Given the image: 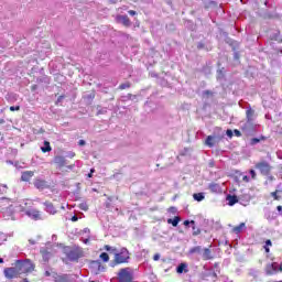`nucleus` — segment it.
Listing matches in <instances>:
<instances>
[{"label":"nucleus","instance_id":"31","mask_svg":"<svg viewBox=\"0 0 282 282\" xmlns=\"http://www.w3.org/2000/svg\"><path fill=\"white\" fill-rule=\"evenodd\" d=\"M252 116H254V112L252 110H247L248 120H252Z\"/></svg>","mask_w":282,"mask_h":282},{"label":"nucleus","instance_id":"9","mask_svg":"<svg viewBox=\"0 0 282 282\" xmlns=\"http://www.w3.org/2000/svg\"><path fill=\"white\" fill-rule=\"evenodd\" d=\"M25 215H28V217H31V219H34V221H40L41 219H43V217L41 216V212H39L37 209H29L25 212Z\"/></svg>","mask_w":282,"mask_h":282},{"label":"nucleus","instance_id":"4","mask_svg":"<svg viewBox=\"0 0 282 282\" xmlns=\"http://www.w3.org/2000/svg\"><path fill=\"white\" fill-rule=\"evenodd\" d=\"M3 274L6 279H19L20 276L19 270L17 269V267L6 268L3 270Z\"/></svg>","mask_w":282,"mask_h":282},{"label":"nucleus","instance_id":"57","mask_svg":"<svg viewBox=\"0 0 282 282\" xmlns=\"http://www.w3.org/2000/svg\"><path fill=\"white\" fill-rule=\"evenodd\" d=\"M275 41H279V37H275Z\"/></svg>","mask_w":282,"mask_h":282},{"label":"nucleus","instance_id":"3","mask_svg":"<svg viewBox=\"0 0 282 282\" xmlns=\"http://www.w3.org/2000/svg\"><path fill=\"white\" fill-rule=\"evenodd\" d=\"M117 279L119 282H132L133 281V271L131 268L120 269Z\"/></svg>","mask_w":282,"mask_h":282},{"label":"nucleus","instance_id":"7","mask_svg":"<svg viewBox=\"0 0 282 282\" xmlns=\"http://www.w3.org/2000/svg\"><path fill=\"white\" fill-rule=\"evenodd\" d=\"M80 257H83V251H80L78 249H73L67 253V259L69 261H78V259H80Z\"/></svg>","mask_w":282,"mask_h":282},{"label":"nucleus","instance_id":"6","mask_svg":"<svg viewBox=\"0 0 282 282\" xmlns=\"http://www.w3.org/2000/svg\"><path fill=\"white\" fill-rule=\"evenodd\" d=\"M256 169H259L260 173L262 175H269L270 174V164L265 161L260 162L256 165Z\"/></svg>","mask_w":282,"mask_h":282},{"label":"nucleus","instance_id":"27","mask_svg":"<svg viewBox=\"0 0 282 282\" xmlns=\"http://www.w3.org/2000/svg\"><path fill=\"white\" fill-rule=\"evenodd\" d=\"M99 259H101V261H104V263L109 262V253H107V252L100 253Z\"/></svg>","mask_w":282,"mask_h":282},{"label":"nucleus","instance_id":"17","mask_svg":"<svg viewBox=\"0 0 282 282\" xmlns=\"http://www.w3.org/2000/svg\"><path fill=\"white\" fill-rule=\"evenodd\" d=\"M41 254L44 261H50V259L52 258V252L47 249H41Z\"/></svg>","mask_w":282,"mask_h":282},{"label":"nucleus","instance_id":"53","mask_svg":"<svg viewBox=\"0 0 282 282\" xmlns=\"http://www.w3.org/2000/svg\"><path fill=\"white\" fill-rule=\"evenodd\" d=\"M199 234V230H197V231H194V235H198Z\"/></svg>","mask_w":282,"mask_h":282},{"label":"nucleus","instance_id":"38","mask_svg":"<svg viewBox=\"0 0 282 282\" xmlns=\"http://www.w3.org/2000/svg\"><path fill=\"white\" fill-rule=\"evenodd\" d=\"M242 182H250V177L248 175L242 176Z\"/></svg>","mask_w":282,"mask_h":282},{"label":"nucleus","instance_id":"34","mask_svg":"<svg viewBox=\"0 0 282 282\" xmlns=\"http://www.w3.org/2000/svg\"><path fill=\"white\" fill-rule=\"evenodd\" d=\"M91 263V265H96L97 268H99L100 269V261H98V260H94V261H91L90 262Z\"/></svg>","mask_w":282,"mask_h":282},{"label":"nucleus","instance_id":"35","mask_svg":"<svg viewBox=\"0 0 282 282\" xmlns=\"http://www.w3.org/2000/svg\"><path fill=\"white\" fill-rule=\"evenodd\" d=\"M259 142H261V140H260V139H258V138H253V139H251V144H252V145H254V144H259Z\"/></svg>","mask_w":282,"mask_h":282},{"label":"nucleus","instance_id":"23","mask_svg":"<svg viewBox=\"0 0 282 282\" xmlns=\"http://www.w3.org/2000/svg\"><path fill=\"white\" fill-rule=\"evenodd\" d=\"M42 153H50L52 151V145H50V141H44V147L41 148Z\"/></svg>","mask_w":282,"mask_h":282},{"label":"nucleus","instance_id":"13","mask_svg":"<svg viewBox=\"0 0 282 282\" xmlns=\"http://www.w3.org/2000/svg\"><path fill=\"white\" fill-rule=\"evenodd\" d=\"M205 279H206V281L215 282V281H217V273L213 269L207 270L205 272Z\"/></svg>","mask_w":282,"mask_h":282},{"label":"nucleus","instance_id":"26","mask_svg":"<svg viewBox=\"0 0 282 282\" xmlns=\"http://www.w3.org/2000/svg\"><path fill=\"white\" fill-rule=\"evenodd\" d=\"M112 202H113V197L109 196V197L107 198L106 204H105L107 210H111V208H112V204H111V203H112Z\"/></svg>","mask_w":282,"mask_h":282},{"label":"nucleus","instance_id":"33","mask_svg":"<svg viewBox=\"0 0 282 282\" xmlns=\"http://www.w3.org/2000/svg\"><path fill=\"white\" fill-rule=\"evenodd\" d=\"M191 225L195 226V220H191V221L189 220H185L184 221V226H191Z\"/></svg>","mask_w":282,"mask_h":282},{"label":"nucleus","instance_id":"41","mask_svg":"<svg viewBox=\"0 0 282 282\" xmlns=\"http://www.w3.org/2000/svg\"><path fill=\"white\" fill-rule=\"evenodd\" d=\"M227 135H228V138H232V130H227Z\"/></svg>","mask_w":282,"mask_h":282},{"label":"nucleus","instance_id":"50","mask_svg":"<svg viewBox=\"0 0 282 282\" xmlns=\"http://www.w3.org/2000/svg\"><path fill=\"white\" fill-rule=\"evenodd\" d=\"M90 173H91V174L96 173V170H95V169H91V170H90Z\"/></svg>","mask_w":282,"mask_h":282},{"label":"nucleus","instance_id":"15","mask_svg":"<svg viewBox=\"0 0 282 282\" xmlns=\"http://www.w3.org/2000/svg\"><path fill=\"white\" fill-rule=\"evenodd\" d=\"M208 188L212 193H221V185L217 183L209 184Z\"/></svg>","mask_w":282,"mask_h":282},{"label":"nucleus","instance_id":"22","mask_svg":"<svg viewBox=\"0 0 282 282\" xmlns=\"http://www.w3.org/2000/svg\"><path fill=\"white\" fill-rule=\"evenodd\" d=\"M245 228H246V223H241L240 225L234 227L232 230L236 235H239V232H242Z\"/></svg>","mask_w":282,"mask_h":282},{"label":"nucleus","instance_id":"56","mask_svg":"<svg viewBox=\"0 0 282 282\" xmlns=\"http://www.w3.org/2000/svg\"><path fill=\"white\" fill-rule=\"evenodd\" d=\"M205 94H210V91L206 90Z\"/></svg>","mask_w":282,"mask_h":282},{"label":"nucleus","instance_id":"16","mask_svg":"<svg viewBox=\"0 0 282 282\" xmlns=\"http://www.w3.org/2000/svg\"><path fill=\"white\" fill-rule=\"evenodd\" d=\"M193 199L195 202H204L206 199V194L200 192V193H195L193 194Z\"/></svg>","mask_w":282,"mask_h":282},{"label":"nucleus","instance_id":"45","mask_svg":"<svg viewBox=\"0 0 282 282\" xmlns=\"http://www.w3.org/2000/svg\"><path fill=\"white\" fill-rule=\"evenodd\" d=\"M76 165L75 164H70L67 166V169H69V171H72Z\"/></svg>","mask_w":282,"mask_h":282},{"label":"nucleus","instance_id":"51","mask_svg":"<svg viewBox=\"0 0 282 282\" xmlns=\"http://www.w3.org/2000/svg\"><path fill=\"white\" fill-rule=\"evenodd\" d=\"M218 78H221V72L220 70L218 72Z\"/></svg>","mask_w":282,"mask_h":282},{"label":"nucleus","instance_id":"54","mask_svg":"<svg viewBox=\"0 0 282 282\" xmlns=\"http://www.w3.org/2000/svg\"><path fill=\"white\" fill-rule=\"evenodd\" d=\"M0 263H3V258H0Z\"/></svg>","mask_w":282,"mask_h":282},{"label":"nucleus","instance_id":"19","mask_svg":"<svg viewBox=\"0 0 282 282\" xmlns=\"http://www.w3.org/2000/svg\"><path fill=\"white\" fill-rule=\"evenodd\" d=\"M203 259L205 261H209V259H213V252L210 251V249H208V248L204 249Z\"/></svg>","mask_w":282,"mask_h":282},{"label":"nucleus","instance_id":"11","mask_svg":"<svg viewBox=\"0 0 282 282\" xmlns=\"http://www.w3.org/2000/svg\"><path fill=\"white\" fill-rule=\"evenodd\" d=\"M116 21L117 23H122L124 28H129V25H131V20H129L128 15H117Z\"/></svg>","mask_w":282,"mask_h":282},{"label":"nucleus","instance_id":"44","mask_svg":"<svg viewBox=\"0 0 282 282\" xmlns=\"http://www.w3.org/2000/svg\"><path fill=\"white\" fill-rule=\"evenodd\" d=\"M63 98H65V96H59L58 98H57V102H62V100H63Z\"/></svg>","mask_w":282,"mask_h":282},{"label":"nucleus","instance_id":"37","mask_svg":"<svg viewBox=\"0 0 282 282\" xmlns=\"http://www.w3.org/2000/svg\"><path fill=\"white\" fill-rule=\"evenodd\" d=\"M153 261H160V253L154 254Z\"/></svg>","mask_w":282,"mask_h":282},{"label":"nucleus","instance_id":"49","mask_svg":"<svg viewBox=\"0 0 282 282\" xmlns=\"http://www.w3.org/2000/svg\"><path fill=\"white\" fill-rule=\"evenodd\" d=\"M276 209L279 210V213H281L282 206H278Z\"/></svg>","mask_w":282,"mask_h":282},{"label":"nucleus","instance_id":"5","mask_svg":"<svg viewBox=\"0 0 282 282\" xmlns=\"http://www.w3.org/2000/svg\"><path fill=\"white\" fill-rule=\"evenodd\" d=\"M33 185L35 186V188H37V191H45V188H50L47 181L43 178H35L33 181Z\"/></svg>","mask_w":282,"mask_h":282},{"label":"nucleus","instance_id":"18","mask_svg":"<svg viewBox=\"0 0 282 282\" xmlns=\"http://www.w3.org/2000/svg\"><path fill=\"white\" fill-rule=\"evenodd\" d=\"M55 282H72V280L69 279V275L62 274L55 278Z\"/></svg>","mask_w":282,"mask_h":282},{"label":"nucleus","instance_id":"52","mask_svg":"<svg viewBox=\"0 0 282 282\" xmlns=\"http://www.w3.org/2000/svg\"><path fill=\"white\" fill-rule=\"evenodd\" d=\"M34 89H36V85L32 86V90L34 91Z\"/></svg>","mask_w":282,"mask_h":282},{"label":"nucleus","instance_id":"21","mask_svg":"<svg viewBox=\"0 0 282 282\" xmlns=\"http://www.w3.org/2000/svg\"><path fill=\"white\" fill-rule=\"evenodd\" d=\"M205 144L209 147V149H213V147H215V137L213 135L207 137Z\"/></svg>","mask_w":282,"mask_h":282},{"label":"nucleus","instance_id":"2","mask_svg":"<svg viewBox=\"0 0 282 282\" xmlns=\"http://www.w3.org/2000/svg\"><path fill=\"white\" fill-rule=\"evenodd\" d=\"M15 268L18 269V274H30L31 272H34V263L30 260H18L15 262Z\"/></svg>","mask_w":282,"mask_h":282},{"label":"nucleus","instance_id":"1","mask_svg":"<svg viewBox=\"0 0 282 282\" xmlns=\"http://www.w3.org/2000/svg\"><path fill=\"white\" fill-rule=\"evenodd\" d=\"M104 249L107 252H110V254L115 256V259H113V262H112L113 263L112 268H113V265H121L122 263H129V259L131 257H130L129 250L127 248L122 247V248L118 249L116 247L105 245Z\"/></svg>","mask_w":282,"mask_h":282},{"label":"nucleus","instance_id":"20","mask_svg":"<svg viewBox=\"0 0 282 282\" xmlns=\"http://www.w3.org/2000/svg\"><path fill=\"white\" fill-rule=\"evenodd\" d=\"M276 268H279V264L273 263L267 267V274H274L276 272Z\"/></svg>","mask_w":282,"mask_h":282},{"label":"nucleus","instance_id":"36","mask_svg":"<svg viewBox=\"0 0 282 282\" xmlns=\"http://www.w3.org/2000/svg\"><path fill=\"white\" fill-rule=\"evenodd\" d=\"M249 173H250L252 180H254L257 177V172H254V170H250Z\"/></svg>","mask_w":282,"mask_h":282},{"label":"nucleus","instance_id":"39","mask_svg":"<svg viewBox=\"0 0 282 282\" xmlns=\"http://www.w3.org/2000/svg\"><path fill=\"white\" fill-rule=\"evenodd\" d=\"M128 14H130V17H135V11L134 10H130V11H128Z\"/></svg>","mask_w":282,"mask_h":282},{"label":"nucleus","instance_id":"43","mask_svg":"<svg viewBox=\"0 0 282 282\" xmlns=\"http://www.w3.org/2000/svg\"><path fill=\"white\" fill-rule=\"evenodd\" d=\"M276 193H278V192L271 193V195H272V197H274V199H279V196H276Z\"/></svg>","mask_w":282,"mask_h":282},{"label":"nucleus","instance_id":"24","mask_svg":"<svg viewBox=\"0 0 282 282\" xmlns=\"http://www.w3.org/2000/svg\"><path fill=\"white\" fill-rule=\"evenodd\" d=\"M227 202H228L229 206H235V204H237V202H239V199H237V196L228 195Z\"/></svg>","mask_w":282,"mask_h":282},{"label":"nucleus","instance_id":"32","mask_svg":"<svg viewBox=\"0 0 282 282\" xmlns=\"http://www.w3.org/2000/svg\"><path fill=\"white\" fill-rule=\"evenodd\" d=\"M21 110V106H11L10 107V111H20Z\"/></svg>","mask_w":282,"mask_h":282},{"label":"nucleus","instance_id":"10","mask_svg":"<svg viewBox=\"0 0 282 282\" xmlns=\"http://www.w3.org/2000/svg\"><path fill=\"white\" fill-rule=\"evenodd\" d=\"M44 206L48 215H56V213H58V209H56V206H54V203L50 200L44 202Z\"/></svg>","mask_w":282,"mask_h":282},{"label":"nucleus","instance_id":"40","mask_svg":"<svg viewBox=\"0 0 282 282\" xmlns=\"http://www.w3.org/2000/svg\"><path fill=\"white\" fill-rule=\"evenodd\" d=\"M234 133H235V135H237V138L241 137V131H239V130L234 131Z\"/></svg>","mask_w":282,"mask_h":282},{"label":"nucleus","instance_id":"12","mask_svg":"<svg viewBox=\"0 0 282 282\" xmlns=\"http://www.w3.org/2000/svg\"><path fill=\"white\" fill-rule=\"evenodd\" d=\"M176 272L178 274H188V263L182 262L176 267Z\"/></svg>","mask_w":282,"mask_h":282},{"label":"nucleus","instance_id":"55","mask_svg":"<svg viewBox=\"0 0 282 282\" xmlns=\"http://www.w3.org/2000/svg\"><path fill=\"white\" fill-rule=\"evenodd\" d=\"M280 272H282V264H280Z\"/></svg>","mask_w":282,"mask_h":282},{"label":"nucleus","instance_id":"8","mask_svg":"<svg viewBox=\"0 0 282 282\" xmlns=\"http://www.w3.org/2000/svg\"><path fill=\"white\" fill-rule=\"evenodd\" d=\"M53 162L56 164L57 169H65V166H67V160L62 155L54 156Z\"/></svg>","mask_w":282,"mask_h":282},{"label":"nucleus","instance_id":"48","mask_svg":"<svg viewBox=\"0 0 282 282\" xmlns=\"http://www.w3.org/2000/svg\"><path fill=\"white\" fill-rule=\"evenodd\" d=\"M87 177L91 178V177H94V174H91V172H90V173H88Z\"/></svg>","mask_w":282,"mask_h":282},{"label":"nucleus","instance_id":"29","mask_svg":"<svg viewBox=\"0 0 282 282\" xmlns=\"http://www.w3.org/2000/svg\"><path fill=\"white\" fill-rule=\"evenodd\" d=\"M130 87H131V83H129V82H126V83L119 85V89L121 91L124 90V89H129Z\"/></svg>","mask_w":282,"mask_h":282},{"label":"nucleus","instance_id":"14","mask_svg":"<svg viewBox=\"0 0 282 282\" xmlns=\"http://www.w3.org/2000/svg\"><path fill=\"white\" fill-rule=\"evenodd\" d=\"M34 177V171H25L21 175L22 182H30Z\"/></svg>","mask_w":282,"mask_h":282},{"label":"nucleus","instance_id":"25","mask_svg":"<svg viewBox=\"0 0 282 282\" xmlns=\"http://www.w3.org/2000/svg\"><path fill=\"white\" fill-rule=\"evenodd\" d=\"M167 224H172L174 228H177V225L180 224V217L169 218Z\"/></svg>","mask_w":282,"mask_h":282},{"label":"nucleus","instance_id":"47","mask_svg":"<svg viewBox=\"0 0 282 282\" xmlns=\"http://www.w3.org/2000/svg\"><path fill=\"white\" fill-rule=\"evenodd\" d=\"M80 209H82V210H87L88 208H87V206H85V205H80Z\"/></svg>","mask_w":282,"mask_h":282},{"label":"nucleus","instance_id":"28","mask_svg":"<svg viewBox=\"0 0 282 282\" xmlns=\"http://www.w3.org/2000/svg\"><path fill=\"white\" fill-rule=\"evenodd\" d=\"M202 252V247L197 246L189 250V254H199Z\"/></svg>","mask_w":282,"mask_h":282},{"label":"nucleus","instance_id":"30","mask_svg":"<svg viewBox=\"0 0 282 282\" xmlns=\"http://www.w3.org/2000/svg\"><path fill=\"white\" fill-rule=\"evenodd\" d=\"M272 246V240H267L265 241V246H264V250L265 252H270V247Z\"/></svg>","mask_w":282,"mask_h":282},{"label":"nucleus","instance_id":"42","mask_svg":"<svg viewBox=\"0 0 282 282\" xmlns=\"http://www.w3.org/2000/svg\"><path fill=\"white\" fill-rule=\"evenodd\" d=\"M78 144L79 147H85V140H79Z\"/></svg>","mask_w":282,"mask_h":282},{"label":"nucleus","instance_id":"46","mask_svg":"<svg viewBox=\"0 0 282 282\" xmlns=\"http://www.w3.org/2000/svg\"><path fill=\"white\" fill-rule=\"evenodd\" d=\"M72 221H78V216H73Z\"/></svg>","mask_w":282,"mask_h":282}]
</instances>
